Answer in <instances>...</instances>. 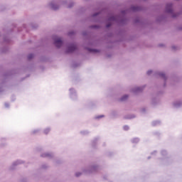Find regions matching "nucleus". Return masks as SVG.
Returning <instances> with one entry per match:
<instances>
[{
  "instance_id": "9",
  "label": "nucleus",
  "mask_w": 182,
  "mask_h": 182,
  "mask_svg": "<svg viewBox=\"0 0 182 182\" xmlns=\"http://www.w3.org/2000/svg\"><path fill=\"white\" fill-rule=\"evenodd\" d=\"M52 8H53V9H55V10H56L58 9L56 7H54L53 6H52Z\"/></svg>"
},
{
  "instance_id": "10",
  "label": "nucleus",
  "mask_w": 182,
  "mask_h": 182,
  "mask_svg": "<svg viewBox=\"0 0 182 182\" xmlns=\"http://www.w3.org/2000/svg\"><path fill=\"white\" fill-rule=\"evenodd\" d=\"M167 12H171V9H169L168 10H167Z\"/></svg>"
},
{
  "instance_id": "7",
  "label": "nucleus",
  "mask_w": 182,
  "mask_h": 182,
  "mask_svg": "<svg viewBox=\"0 0 182 182\" xmlns=\"http://www.w3.org/2000/svg\"><path fill=\"white\" fill-rule=\"evenodd\" d=\"M75 176H76V177H79V176H80V173H77L75 174Z\"/></svg>"
},
{
  "instance_id": "8",
  "label": "nucleus",
  "mask_w": 182,
  "mask_h": 182,
  "mask_svg": "<svg viewBox=\"0 0 182 182\" xmlns=\"http://www.w3.org/2000/svg\"><path fill=\"white\" fill-rule=\"evenodd\" d=\"M160 76H161L162 77H164V74L161 73V74H159Z\"/></svg>"
},
{
  "instance_id": "5",
  "label": "nucleus",
  "mask_w": 182,
  "mask_h": 182,
  "mask_svg": "<svg viewBox=\"0 0 182 182\" xmlns=\"http://www.w3.org/2000/svg\"><path fill=\"white\" fill-rule=\"evenodd\" d=\"M153 73V71L149 70V71L147 72V75H151V73Z\"/></svg>"
},
{
  "instance_id": "13",
  "label": "nucleus",
  "mask_w": 182,
  "mask_h": 182,
  "mask_svg": "<svg viewBox=\"0 0 182 182\" xmlns=\"http://www.w3.org/2000/svg\"><path fill=\"white\" fill-rule=\"evenodd\" d=\"M139 90H140V88H137L136 89V91L139 92Z\"/></svg>"
},
{
  "instance_id": "14",
  "label": "nucleus",
  "mask_w": 182,
  "mask_h": 182,
  "mask_svg": "<svg viewBox=\"0 0 182 182\" xmlns=\"http://www.w3.org/2000/svg\"><path fill=\"white\" fill-rule=\"evenodd\" d=\"M169 6V8H171V4H170L169 6Z\"/></svg>"
},
{
  "instance_id": "12",
  "label": "nucleus",
  "mask_w": 182,
  "mask_h": 182,
  "mask_svg": "<svg viewBox=\"0 0 182 182\" xmlns=\"http://www.w3.org/2000/svg\"><path fill=\"white\" fill-rule=\"evenodd\" d=\"M48 156V154L43 155V157H46V156Z\"/></svg>"
},
{
  "instance_id": "6",
  "label": "nucleus",
  "mask_w": 182,
  "mask_h": 182,
  "mask_svg": "<svg viewBox=\"0 0 182 182\" xmlns=\"http://www.w3.org/2000/svg\"><path fill=\"white\" fill-rule=\"evenodd\" d=\"M124 130H129V127L125 126V127H124Z\"/></svg>"
},
{
  "instance_id": "3",
  "label": "nucleus",
  "mask_w": 182,
  "mask_h": 182,
  "mask_svg": "<svg viewBox=\"0 0 182 182\" xmlns=\"http://www.w3.org/2000/svg\"><path fill=\"white\" fill-rule=\"evenodd\" d=\"M127 97H129L127 95H124V97H122L121 98V102L126 100V99H127Z\"/></svg>"
},
{
  "instance_id": "4",
  "label": "nucleus",
  "mask_w": 182,
  "mask_h": 182,
  "mask_svg": "<svg viewBox=\"0 0 182 182\" xmlns=\"http://www.w3.org/2000/svg\"><path fill=\"white\" fill-rule=\"evenodd\" d=\"M28 59H32V58H33V54H30L28 56Z\"/></svg>"
},
{
  "instance_id": "1",
  "label": "nucleus",
  "mask_w": 182,
  "mask_h": 182,
  "mask_svg": "<svg viewBox=\"0 0 182 182\" xmlns=\"http://www.w3.org/2000/svg\"><path fill=\"white\" fill-rule=\"evenodd\" d=\"M55 45L57 48H60L63 45L62 40L60 38H57L55 41Z\"/></svg>"
},
{
  "instance_id": "11",
  "label": "nucleus",
  "mask_w": 182,
  "mask_h": 182,
  "mask_svg": "<svg viewBox=\"0 0 182 182\" xmlns=\"http://www.w3.org/2000/svg\"><path fill=\"white\" fill-rule=\"evenodd\" d=\"M110 26H111V24H107V28H109Z\"/></svg>"
},
{
  "instance_id": "2",
  "label": "nucleus",
  "mask_w": 182,
  "mask_h": 182,
  "mask_svg": "<svg viewBox=\"0 0 182 182\" xmlns=\"http://www.w3.org/2000/svg\"><path fill=\"white\" fill-rule=\"evenodd\" d=\"M76 50V46L74 44H72L68 47V52H73Z\"/></svg>"
}]
</instances>
